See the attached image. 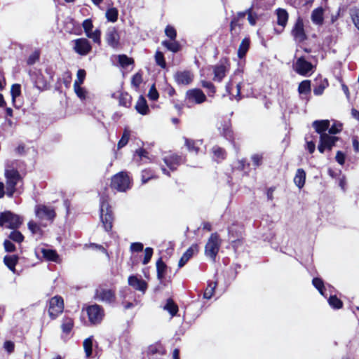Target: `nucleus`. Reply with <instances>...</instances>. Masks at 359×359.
I'll use <instances>...</instances> for the list:
<instances>
[{"label": "nucleus", "mask_w": 359, "mask_h": 359, "mask_svg": "<svg viewBox=\"0 0 359 359\" xmlns=\"http://www.w3.org/2000/svg\"><path fill=\"white\" fill-rule=\"evenodd\" d=\"M100 218L105 231H111L112 229V210L108 203V198H105L104 195L101 196L100 199Z\"/></svg>", "instance_id": "f257e3e1"}, {"label": "nucleus", "mask_w": 359, "mask_h": 359, "mask_svg": "<svg viewBox=\"0 0 359 359\" xmlns=\"http://www.w3.org/2000/svg\"><path fill=\"white\" fill-rule=\"evenodd\" d=\"M22 224L21 217L11 211L0 213V226H5L11 229H16Z\"/></svg>", "instance_id": "f03ea898"}, {"label": "nucleus", "mask_w": 359, "mask_h": 359, "mask_svg": "<svg viewBox=\"0 0 359 359\" xmlns=\"http://www.w3.org/2000/svg\"><path fill=\"white\" fill-rule=\"evenodd\" d=\"M6 191L8 196L12 197L16 189L15 187L20 180V175L16 170H6Z\"/></svg>", "instance_id": "7ed1b4c3"}, {"label": "nucleus", "mask_w": 359, "mask_h": 359, "mask_svg": "<svg viewBox=\"0 0 359 359\" xmlns=\"http://www.w3.org/2000/svg\"><path fill=\"white\" fill-rule=\"evenodd\" d=\"M220 248L219 236L217 233L211 234L205 246V254L213 262L215 261Z\"/></svg>", "instance_id": "20e7f679"}, {"label": "nucleus", "mask_w": 359, "mask_h": 359, "mask_svg": "<svg viewBox=\"0 0 359 359\" xmlns=\"http://www.w3.org/2000/svg\"><path fill=\"white\" fill-rule=\"evenodd\" d=\"M114 188L121 192H126L131 188V180L126 172H120L114 175Z\"/></svg>", "instance_id": "39448f33"}, {"label": "nucleus", "mask_w": 359, "mask_h": 359, "mask_svg": "<svg viewBox=\"0 0 359 359\" xmlns=\"http://www.w3.org/2000/svg\"><path fill=\"white\" fill-rule=\"evenodd\" d=\"M315 67L311 62L306 60L304 57L302 56L297 59L293 65L294 70L299 75L309 76L313 72Z\"/></svg>", "instance_id": "423d86ee"}, {"label": "nucleus", "mask_w": 359, "mask_h": 359, "mask_svg": "<svg viewBox=\"0 0 359 359\" xmlns=\"http://www.w3.org/2000/svg\"><path fill=\"white\" fill-rule=\"evenodd\" d=\"M64 302L61 297L55 296L49 302L48 314L51 319H55L63 311Z\"/></svg>", "instance_id": "0eeeda50"}, {"label": "nucleus", "mask_w": 359, "mask_h": 359, "mask_svg": "<svg viewBox=\"0 0 359 359\" xmlns=\"http://www.w3.org/2000/svg\"><path fill=\"white\" fill-rule=\"evenodd\" d=\"M35 213L40 219L53 221L55 217V212L51 207L45 205H38L35 208Z\"/></svg>", "instance_id": "6e6552de"}, {"label": "nucleus", "mask_w": 359, "mask_h": 359, "mask_svg": "<svg viewBox=\"0 0 359 359\" xmlns=\"http://www.w3.org/2000/svg\"><path fill=\"white\" fill-rule=\"evenodd\" d=\"M86 312L89 321L93 324L100 323L103 316V311L102 308L97 304L88 306L86 308Z\"/></svg>", "instance_id": "1a4fd4ad"}, {"label": "nucleus", "mask_w": 359, "mask_h": 359, "mask_svg": "<svg viewBox=\"0 0 359 359\" xmlns=\"http://www.w3.org/2000/svg\"><path fill=\"white\" fill-rule=\"evenodd\" d=\"M339 140V137L333 135H327L321 137L319 144L318 146V151L323 154L327 149L331 151L336 142Z\"/></svg>", "instance_id": "9d476101"}, {"label": "nucleus", "mask_w": 359, "mask_h": 359, "mask_svg": "<svg viewBox=\"0 0 359 359\" xmlns=\"http://www.w3.org/2000/svg\"><path fill=\"white\" fill-rule=\"evenodd\" d=\"M292 35L299 43L303 42L306 39V35L304 32V22L302 18H298L292 29Z\"/></svg>", "instance_id": "9b49d317"}, {"label": "nucleus", "mask_w": 359, "mask_h": 359, "mask_svg": "<svg viewBox=\"0 0 359 359\" xmlns=\"http://www.w3.org/2000/svg\"><path fill=\"white\" fill-rule=\"evenodd\" d=\"M174 79L178 85L187 86L192 82L194 74L189 70L178 71L175 74Z\"/></svg>", "instance_id": "f8f14e48"}, {"label": "nucleus", "mask_w": 359, "mask_h": 359, "mask_svg": "<svg viewBox=\"0 0 359 359\" xmlns=\"http://www.w3.org/2000/svg\"><path fill=\"white\" fill-rule=\"evenodd\" d=\"M74 50L81 55H86L91 50V46L89 41L84 38L77 39L74 41Z\"/></svg>", "instance_id": "ddd939ff"}, {"label": "nucleus", "mask_w": 359, "mask_h": 359, "mask_svg": "<svg viewBox=\"0 0 359 359\" xmlns=\"http://www.w3.org/2000/svg\"><path fill=\"white\" fill-rule=\"evenodd\" d=\"M128 285L142 294L146 292L148 287L147 283L135 275H131L128 277Z\"/></svg>", "instance_id": "4468645a"}, {"label": "nucleus", "mask_w": 359, "mask_h": 359, "mask_svg": "<svg viewBox=\"0 0 359 359\" xmlns=\"http://www.w3.org/2000/svg\"><path fill=\"white\" fill-rule=\"evenodd\" d=\"M312 126L315 129V131L320 135V139L323 136L329 135L327 133L328 132L329 126H330V121L328 120H316L314 121L312 123Z\"/></svg>", "instance_id": "2eb2a0df"}, {"label": "nucleus", "mask_w": 359, "mask_h": 359, "mask_svg": "<svg viewBox=\"0 0 359 359\" xmlns=\"http://www.w3.org/2000/svg\"><path fill=\"white\" fill-rule=\"evenodd\" d=\"M187 96L189 100H193L197 104H201L206 100V96L203 92L198 88L189 90Z\"/></svg>", "instance_id": "dca6fc26"}, {"label": "nucleus", "mask_w": 359, "mask_h": 359, "mask_svg": "<svg viewBox=\"0 0 359 359\" xmlns=\"http://www.w3.org/2000/svg\"><path fill=\"white\" fill-rule=\"evenodd\" d=\"M198 252V245L196 244H194L190 246L186 252L182 255L178 262L179 268H182L184 266L187 262Z\"/></svg>", "instance_id": "f3484780"}, {"label": "nucleus", "mask_w": 359, "mask_h": 359, "mask_svg": "<svg viewBox=\"0 0 359 359\" xmlns=\"http://www.w3.org/2000/svg\"><path fill=\"white\" fill-rule=\"evenodd\" d=\"M163 161L165 165L171 170L174 171L177 169V167L181 163L182 157L177 154H171L166 156L163 158Z\"/></svg>", "instance_id": "a211bd4d"}, {"label": "nucleus", "mask_w": 359, "mask_h": 359, "mask_svg": "<svg viewBox=\"0 0 359 359\" xmlns=\"http://www.w3.org/2000/svg\"><path fill=\"white\" fill-rule=\"evenodd\" d=\"M95 298L98 301L110 303L112 300V291L100 287L96 290Z\"/></svg>", "instance_id": "6ab92c4d"}, {"label": "nucleus", "mask_w": 359, "mask_h": 359, "mask_svg": "<svg viewBox=\"0 0 359 359\" xmlns=\"http://www.w3.org/2000/svg\"><path fill=\"white\" fill-rule=\"evenodd\" d=\"M165 353V351L163 345L160 343H156L154 344L150 345L146 353H144V355H155L161 357V355H164Z\"/></svg>", "instance_id": "aec40b11"}, {"label": "nucleus", "mask_w": 359, "mask_h": 359, "mask_svg": "<svg viewBox=\"0 0 359 359\" xmlns=\"http://www.w3.org/2000/svg\"><path fill=\"white\" fill-rule=\"evenodd\" d=\"M229 239L243 238V227L237 224H233L228 228Z\"/></svg>", "instance_id": "412c9836"}, {"label": "nucleus", "mask_w": 359, "mask_h": 359, "mask_svg": "<svg viewBox=\"0 0 359 359\" xmlns=\"http://www.w3.org/2000/svg\"><path fill=\"white\" fill-rule=\"evenodd\" d=\"M156 266L157 278L161 283H162V281L165 278V275L167 272L168 266H167L166 264L163 261L162 257H160L156 261Z\"/></svg>", "instance_id": "4be33fe9"}, {"label": "nucleus", "mask_w": 359, "mask_h": 359, "mask_svg": "<svg viewBox=\"0 0 359 359\" xmlns=\"http://www.w3.org/2000/svg\"><path fill=\"white\" fill-rule=\"evenodd\" d=\"M135 109L139 114L142 115H146L149 113V109L147 100L142 95L139 97L138 100L135 104Z\"/></svg>", "instance_id": "5701e85b"}, {"label": "nucleus", "mask_w": 359, "mask_h": 359, "mask_svg": "<svg viewBox=\"0 0 359 359\" xmlns=\"http://www.w3.org/2000/svg\"><path fill=\"white\" fill-rule=\"evenodd\" d=\"M323 13L324 9L322 7L315 8L311 13V18L312 22L317 25H323L324 21Z\"/></svg>", "instance_id": "b1692460"}, {"label": "nucleus", "mask_w": 359, "mask_h": 359, "mask_svg": "<svg viewBox=\"0 0 359 359\" xmlns=\"http://www.w3.org/2000/svg\"><path fill=\"white\" fill-rule=\"evenodd\" d=\"M306 172L302 168L297 169L294 177V182L299 189H302L305 184Z\"/></svg>", "instance_id": "393cba45"}, {"label": "nucleus", "mask_w": 359, "mask_h": 359, "mask_svg": "<svg viewBox=\"0 0 359 359\" xmlns=\"http://www.w3.org/2000/svg\"><path fill=\"white\" fill-rule=\"evenodd\" d=\"M277 15V24L283 27H285L288 20V13L286 10L283 8H278L276 10Z\"/></svg>", "instance_id": "a878e982"}, {"label": "nucleus", "mask_w": 359, "mask_h": 359, "mask_svg": "<svg viewBox=\"0 0 359 359\" xmlns=\"http://www.w3.org/2000/svg\"><path fill=\"white\" fill-rule=\"evenodd\" d=\"M250 44V40L249 37H245L242 40L238 50V57L240 59H242L245 56L249 50Z\"/></svg>", "instance_id": "bb28decb"}, {"label": "nucleus", "mask_w": 359, "mask_h": 359, "mask_svg": "<svg viewBox=\"0 0 359 359\" xmlns=\"http://www.w3.org/2000/svg\"><path fill=\"white\" fill-rule=\"evenodd\" d=\"M18 262V255H6L4 258L5 265L13 273L15 271V265Z\"/></svg>", "instance_id": "cd10ccee"}, {"label": "nucleus", "mask_w": 359, "mask_h": 359, "mask_svg": "<svg viewBox=\"0 0 359 359\" xmlns=\"http://www.w3.org/2000/svg\"><path fill=\"white\" fill-rule=\"evenodd\" d=\"M214 80L221 81L226 75V67L224 65H217L213 68Z\"/></svg>", "instance_id": "c85d7f7f"}, {"label": "nucleus", "mask_w": 359, "mask_h": 359, "mask_svg": "<svg viewBox=\"0 0 359 359\" xmlns=\"http://www.w3.org/2000/svg\"><path fill=\"white\" fill-rule=\"evenodd\" d=\"M117 61L118 65L123 68L126 69L129 65L134 64V60L125 54L118 55L117 56Z\"/></svg>", "instance_id": "c756f323"}, {"label": "nucleus", "mask_w": 359, "mask_h": 359, "mask_svg": "<svg viewBox=\"0 0 359 359\" xmlns=\"http://www.w3.org/2000/svg\"><path fill=\"white\" fill-rule=\"evenodd\" d=\"M93 337L90 336L86 339L83 342V346L85 351L86 357L90 358L93 353Z\"/></svg>", "instance_id": "7c9ffc66"}, {"label": "nucleus", "mask_w": 359, "mask_h": 359, "mask_svg": "<svg viewBox=\"0 0 359 359\" xmlns=\"http://www.w3.org/2000/svg\"><path fill=\"white\" fill-rule=\"evenodd\" d=\"M41 253L43 257L48 261L57 262L59 259V256L57 252L51 249H41Z\"/></svg>", "instance_id": "2f4dec72"}, {"label": "nucleus", "mask_w": 359, "mask_h": 359, "mask_svg": "<svg viewBox=\"0 0 359 359\" xmlns=\"http://www.w3.org/2000/svg\"><path fill=\"white\" fill-rule=\"evenodd\" d=\"M222 135L226 140L232 141L233 139V131L231 128L229 121H225L222 124V128L221 131Z\"/></svg>", "instance_id": "473e14b6"}, {"label": "nucleus", "mask_w": 359, "mask_h": 359, "mask_svg": "<svg viewBox=\"0 0 359 359\" xmlns=\"http://www.w3.org/2000/svg\"><path fill=\"white\" fill-rule=\"evenodd\" d=\"M311 81L304 80L298 86V92L301 96L308 95L311 93Z\"/></svg>", "instance_id": "72a5a7b5"}, {"label": "nucleus", "mask_w": 359, "mask_h": 359, "mask_svg": "<svg viewBox=\"0 0 359 359\" xmlns=\"http://www.w3.org/2000/svg\"><path fill=\"white\" fill-rule=\"evenodd\" d=\"M163 309L164 310L168 311V313L172 316H175L178 311L177 305L174 302V301L171 298L167 299L166 304L163 306Z\"/></svg>", "instance_id": "f704fd0d"}, {"label": "nucleus", "mask_w": 359, "mask_h": 359, "mask_svg": "<svg viewBox=\"0 0 359 359\" xmlns=\"http://www.w3.org/2000/svg\"><path fill=\"white\" fill-rule=\"evenodd\" d=\"M241 29V25L239 23L238 18H234L230 22V31L232 36H237Z\"/></svg>", "instance_id": "c9c22d12"}, {"label": "nucleus", "mask_w": 359, "mask_h": 359, "mask_svg": "<svg viewBox=\"0 0 359 359\" xmlns=\"http://www.w3.org/2000/svg\"><path fill=\"white\" fill-rule=\"evenodd\" d=\"M74 326L73 319L69 317H66L63 319L61 325L62 330L65 334H69L72 330Z\"/></svg>", "instance_id": "e433bc0d"}, {"label": "nucleus", "mask_w": 359, "mask_h": 359, "mask_svg": "<svg viewBox=\"0 0 359 359\" xmlns=\"http://www.w3.org/2000/svg\"><path fill=\"white\" fill-rule=\"evenodd\" d=\"M130 136V131L128 129L126 128L123 133L121 138L120 139V140L118 141V142L117 144L118 149H122L128 143Z\"/></svg>", "instance_id": "4c0bfd02"}, {"label": "nucleus", "mask_w": 359, "mask_h": 359, "mask_svg": "<svg viewBox=\"0 0 359 359\" xmlns=\"http://www.w3.org/2000/svg\"><path fill=\"white\" fill-rule=\"evenodd\" d=\"M132 97L127 93H121L118 97L119 105L130 107L131 105Z\"/></svg>", "instance_id": "58836bf2"}, {"label": "nucleus", "mask_w": 359, "mask_h": 359, "mask_svg": "<svg viewBox=\"0 0 359 359\" xmlns=\"http://www.w3.org/2000/svg\"><path fill=\"white\" fill-rule=\"evenodd\" d=\"M212 152L214 158H217L219 160H224L226 156L225 150L217 145H215L212 148Z\"/></svg>", "instance_id": "ea45409f"}, {"label": "nucleus", "mask_w": 359, "mask_h": 359, "mask_svg": "<svg viewBox=\"0 0 359 359\" xmlns=\"http://www.w3.org/2000/svg\"><path fill=\"white\" fill-rule=\"evenodd\" d=\"M162 44L168 48V50L173 52L177 53L180 50V43L176 41H163Z\"/></svg>", "instance_id": "a19ab883"}, {"label": "nucleus", "mask_w": 359, "mask_h": 359, "mask_svg": "<svg viewBox=\"0 0 359 359\" xmlns=\"http://www.w3.org/2000/svg\"><path fill=\"white\" fill-rule=\"evenodd\" d=\"M216 286H217L216 282H210L208 284V286L204 291L203 297L207 299H210L215 292Z\"/></svg>", "instance_id": "79ce46f5"}, {"label": "nucleus", "mask_w": 359, "mask_h": 359, "mask_svg": "<svg viewBox=\"0 0 359 359\" xmlns=\"http://www.w3.org/2000/svg\"><path fill=\"white\" fill-rule=\"evenodd\" d=\"M328 303L330 306L334 309H341L343 306V302L335 295H331L329 297Z\"/></svg>", "instance_id": "37998d69"}, {"label": "nucleus", "mask_w": 359, "mask_h": 359, "mask_svg": "<svg viewBox=\"0 0 359 359\" xmlns=\"http://www.w3.org/2000/svg\"><path fill=\"white\" fill-rule=\"evenodd\" d=\"M21 94V86L18 83L13 84L11 89V95L12 97V101L13 103L15 102V99Z\"/></svg>", "instance_id": "c03bdc74"}, {"label": "nucleus", "mask_w": 359, "mask_h": 359, "mask_svg": "<svg viewBox=\"0 0 359 359\" xmlns=\"http://www.w3.org/2000/svg\"><path fill=\"white\" fill-rule=\"evenodd\" d=\"M185 145L189 151L195 154L198 153L199 147L196 145V142L194 140L185 138Z\"/></svg>", "instance_id": "a18cd8bd"}, {"label": "nucleus", "mask_w": 359, "mask_h": 359, "mask_svg": "<svg viewBox=\"0 0 359 359\" xmlns=\"http://www.w3.org/2000/svg\"><path fill=\"white\" fill-rule=\"evenodd\" d=\"M74 92L76 94V95L81 100H84L86 99L88 92L86 91V90L84 88L76 84V86H74Z\"/></svg>", "instance_id": "49530a36"}, {"label": "nucleus", "mask_w": 359, "mask_h": 359, "mask_svg": "<svg viewBox=\"0 0 359 359\" xmlns=\"http://www.w3.org/2000/svg\"><path fill=\"white\" fill-rule=\"evenodd\" d=\"M142 82V74L140 72L134 74L131 79V85L135 88H138Z\"/></svg>", "instance_id": "de8ad7c7"}, {"label": "nucleus", "mask_w": 359, "mask_h": 359, "mask_svg": "<svg viewBox=\"0 0 359 359\" xmlns=\"http://www.w3.org/2000/svg\"><path fill=\"white\" fill-rule=\"evenodd\" d=\"M247 13L249 23L252 26L255 25L258 19V15L256 13L252 11V6L247 9Z\"/></svg>", "instance_id": "09e8293b"}, {"label": "nucleus", "mask_w": 359, "mask_h": 359, "mask_svg": "<svg viewBox=\"0 0 359 359\" xmlns=\"http://www.w3.org/2000/svg\"><path fill=\"white\" fill-rule=\"evenodd\" d=\"M48 83V82L44 79L42 75H39L37 76V79L35 81V85L37 88L41 90H43L46 89Z\"/></svg>", "instance_id": "8fccbe9b"}, {"label": "nucleus", "mask_w": 359, "mask_h": 359, "mask_svg": "<svg viewBox=\"0 0 359 359\" xmlns=\"http://www.w3.org/2000/svg\"><path fill=\"white\" fill-rule=\"evenodd\" d=\"M27 226H28V229L32 233V234L41 235L42 230L37 223H36L33 221H30L28 223Z\"/></svg>", "instance_id": "3c124183"}, {"label": "nucleus", "mask_w": 359, "mask_h": 359, "mask_svg": "<svg viewBox=\"0 0 359 359\" xmlns=\"http://www.w3.org/2000/svg\"><path fill=\"white\" fill-rule=\"evenodd\" d=\"M86 75V72L85 69H79L77 71V74H76L77 78L74 83V86H76V84H78L79 86H81L84 81Z\"/></svg>", "instance_id": "603ef678"}, {"label": "nucleus", "mask_w": 359, "mask_h": 359, "mask_svg": "<svg viewBox=\"0 0 359 359\" xmlns=\"http://www.w3.org/2000/svg\"><path fill=\"white\" fill-rule=\"evenodd\" d=\"M9 238L15 242L21 243L24 240L23 235L18 231H13L9 235Z\"/></svg>", "instance_id": "864d4df0"}, {"label": "nucleus", "mask_w": 359, "mask_h": 359, "mask_svg": "<svg viewBox=\"0 0 359 359\" xmlns=\"http://www.w3.org/2000/svg\"><path fill=\"white\" fill-rule=\"evenodd\" d=\"M155 60L156 64L162 68H165L166 66V62L165 61L164 55L163 53L160 51H156L155 54Z\"/></svg>", "instance_id": "5fc2aeb1"}, {"label": "nucleus", "mask_w": 359, "mask_h": 359, "mask_svg": "<svg viewBox=\"0 0 359 359\" xmlns=\"http://www.w3.org/2000/svg\"><path fill=\"white\" fill-rule=\"evenodd\" d=\"M153 253H154L153 248H149V247L145 248V250H144V259L142 260V264H143L146 265V264H147L150 262V260H151V259L152 257Z\"/></svg>", "instance_id": "6e6d98bb"}, {"label": "nucleus", "mask_w": 359, "mask_h": 359, "mask_svg": "<svg viewBox=\"0 0 359 359\" xmlns=\"http://www.w3.org/2000/svg\"><path fill=\"white\" fill-rule=\"evenodd\" d=\"M165 35L169 37L171 40H175L177 36V32L175 29L170 26L168 25L165 29Z\"/></svg>", "instance_id": "4d7b16f0"}, {"label": "nucleus", "mask_w": 359, "mask_h": 359, "mask_svg": "<svg viewBox=\"0 0 359 359\" xmlns=\"http://www.w3.org/2000/svg\"><path fill=\"white\" fill-rule=\"evenodd\" d=\"M251 160L255 168L262 164L263 156L262 154H255L251 156Z\"/></svg>", "instance_id": "13d9d810"}, {"label": "nucleus", "mask_w": 359, "mask_h": 359, "mask_svg": "<svg viewBox=\"0 0 359 359\" xmlns=\"http://www.w3.org/2000/svg\"><path fill=\"white\" fill-rule=\"evenodd\" d=\"M148 97L151 100H153V101H156L158 100L159 95H158L157 90L156 89L154 84H153L151 86V87L150 88L149 93H148Z\"/></svg>", "instance_id": "bf43d9fd"}, {"label": "nucleus", "mask_w": 359, "mask_h": 359, "mask_svg": "<svg viewBox=\"0 0 359 359\" xmlns=\"http://www.w3.org/2000/svg\"><path fill=\"white\" fill-rule=\"evenodd\" d=\"M86 36L92 39L94 42L99 43L100 40V32L99 29H95L94 32L90 31L89 33L86 34Z\"/></svg>", "instance_id": "052dcab7"}, {"label": "nucleus", "mask_w": 359, "mask_h": 359, "mask_svg": "<svg viewBox=\"0 0 359 359\" xmlns=\"http://www.w3.org/2000/svg\"><path fill=\"white\" fill-rule=\"evenodd\" d=\"M351 18L355 26L359 29V8H354L351 11Z\"/></svg>", "instance_id": "680f3d73"}, {"label": "nucleus", "mask_w": 359, "mask_h": 359, "mask_svg": "<svg viewBox=\"0 0 359 359\" xmlns=\"http://www.w3.org/2000/svg\"><path fill=\"white\" fill-rule=\"evenodd\" d=\"M201 86L208 90V93L209 95L214 94L215 93V88L214 85L210 81H202Z\"/></svg>", "instance_id": "e2e57ef3"}, {"label": "nucleus", "mask_w": 359, "mask_h": 359, "mask_svg": "<svg viewBox=\"0 0 359 359\" xmlns=\"http://www.w3.org/2000/svg\"><path fill=\"white\" fill-rule=\"evenodd\" d=\"M312 284L318 291L324 289V282L320 278H313L312 280Z\"/></svg>", "instance_id": "0e129e2a"}, {"label": "nucleus", "mask_w": 359, "mask_h": 359, "mask_svg": "<svg viewBox=\"0 0 359 359\" xmlns=\"http://www.w3.org/2000/svg\"><path fill=\"white\" fill-rule=\"evenodd\" d=\"M83 28L86 34L92 31L93 27L92 20L90 19H86L82 23Z\"/></svg>", "instance_id": "69168bd1"}, {"label": "nucleus", "mask_w": 359, "mask_h": 359, "mask_svg": "<svg viewBox=\"0 0 359 359\" xmlns=\"http://www.w3.org/2000/svg\"><path fill=\"white\" fill-rule=\"evenodd\" d=\"M341 130V125L334 123L332 126H329L328 134L335 135L339 133Z\"/></svg>", "instance_id": "338daca9"}, {"label": "nucleus", "mask_w": 359, "mask_h": 359, "mask_svg": "<svg viewBox=\"0 0 359 359\" xmlns=\"http://www.w3.org/2000/svg\"><path fill=\"white\" fill-rule=\"evenodd\" d=\"M39 59V53L38 52L35 51L34 53H33L32 54H31L29 56L27 62L29 65H32L36 61H38Z\"/></svg>", "instance_id": "774afa93"}]
</instances>
